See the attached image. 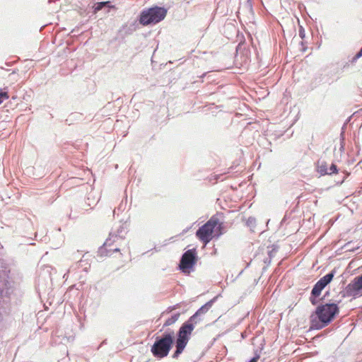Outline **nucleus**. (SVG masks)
I'll use <instances>...</instances> for the list:
<instances>
[{"instance_id": "f257e3e1", "label": "nucleus", "mask_w": 362, "mask_h": 362, "mask_svg": "<svg viewBox=\"0 0 362 362\" xmlns=\"http://www.w3.org/2000/svg\"><path fill=\"white\" fill-rule=\"evenodd\" d=\"M339 313V308L335 303H327L318 306L315 310V316H312V327L320 329L327 326Z\"/></svg>"}, {"instance_id": "f03ea898", "label": "nucleus", "mask_w": 362, "mask_h": 362, "mask_svg": "<svg viewBox=\"0 0 362 362\" xmlns=\"http://www.w3.org/2000/svg\"><path fill=\"white\" fill-rule=\"evenodd\" d=\"M222 223L213 216L196 232V237L206 246L214 238H218L222 234Z\"/></svg>"}, {"instance_id": "7ed1b4c3", "label": "nucleus", "mask_w": 362, "mask_h": 362, "mask_svg": "<svg viewBox=\"0 0 362 362\" xmlns=\"http://www.w3.org/2000/svg\"><path fill=\"white\" fill-rule=\"evenodd\" d=\"M173 341V333H165L161 338L157 337L151 349L152 354L158 358L167 356L171 349Z\"/></svg>"}, {"instance_id": "20e7f679", "label": "nucleus", "mask_w": 362, "mask_h": 362, "mask_svg": "<svg viewBox=\"0 0 362 362\" xmlns=\"http://www.w3.org/2000/svg\"><path fill=\"white\" fill-rule=\"evenodd\" d=\"M167 11L161 7L150 8L141 13L139 23L143 25L151 23H157L165 17Z\"/></svg>"}, {"instance_id": "39448f33", "label": "nucleus", "mask_w": 362, "mask_h": 362, "mask_svg": "<svg viewBox=\"0 0 362 362\" xmlns=\"http://www.w3.org/2000/svg\"><path fill=\"white\" fill-rule=\"evenodd\" d=\"M121 240L122 238L117 235H110L100 250L101 255L111 256L114 252H117L119 257H120L122 253L120 252V245L118 244V242Z\"/></svg>"}, {"instance_id": "423d86ee", "label": "nucleus", "mask_w": 362, "mask_h": 362, "mask_svg": "<svg viewBox=\"0 0 362 362\" xmlns=\"http://www.w3.org/2000/svg\"><path fill=\"white\" fill-rule=\"evenodd\" d=\"M344 296L357 298L362 296V275L355 277L345 288Z\"/></svg>"}, {"instance_id": "0eeeda50", "label": "nucleus", "mask_w": 362, "mask_h": 362, "mask_svg": "<svg viewBox=\"0 0 362 362\" xmlns=\"http://www.w3.org/2000/svg\"><path fill=\"white\" fill-rule=\"evenodd\" d=\"M196 262L195 249L188 250L182 256L180 268L183 272H189V270L194 266Z\"/></svg>"}, {"instance_id": "6e6552de", "label": "nucleus", "mask_w": 362, "mask_h": 362, "mask_svg": "<svg viewBox=\"0 0 362 362\" xmlns=\"http://www.w3.org/2000/svg\"><path fill=\"white\" fill-rule=\"evenodd\" d=\"M194 329V325L192 323H184L182 327L180 328L178 332V336L182 339H188L189 335L192 334Z\"/></svg>"}, {"instance_id": "1a4fd4ad", "label": "nucleus", "mask_w": 362, "mask_h": 362, "mask_svg": "<svg viewBox=\"0 0 362 362\" xmlns=\"http://www.w3.org/2000/svg\"><path fill=\"white\" fill-rule=\"evenodd\" d=\"M188 341H189L188 339H182V338L177 337V339L176 340V350H175V353L173 354V358L178 357V356L185 349Z\"/></svg>"}, {"instance_id": "9d476101", "label": "nucleus", "mask_w": 362, "mask_h": 362, "mask_svg": "<svg viewBox=\"0 0 362 362\" xmlns=\"http://www.w3.org/2000/svg\"><path fill=\"white\" fill-rule=\"evenodd\" d=\"M325 286H326L324 285V283L319 280L314 286L312 290V294L314 296H319Z\"/></svg>"}, {"instance_id": "9b49d317", "label": "nucleus", "mask_w": 362, "mask_h": 362, "mask_svg": "<svg viewBox=\"0 0 362 362\" xmlns=\"http://www.w3.org/2000/svg\"><path fill=\"white\" fill-rule=\"evenodd\" d=\"M334 274L332 272L329 273L321 278L320 280L324 283V285L327 286L333 279Z\"/></svg>"}, {"instance_id": "f8f14e48", "label": "nucleus", "mask_w": 362, "mask_h": 362, "mask_svg": "<svg viewBox=\"0 0 362 362\" xmlns=\"http://www.w3.org/2000/svg\"><path fill=\"white\" fill-rule=\"evenodd\" d=\"M180 314H176L171 317L168 318L164 323V326H170L174 324L179 318Z\"/></svg>"}, {"instance_id": "ddd939ff", "label": "nucleus", "mask_w": 362, "mask_h": 362, "mask_svg": "<svg viewBox=\"0 0 362 362\" xmlns=\"http://www.w3.org/2000/svg\"><path fill=\"white\" fill-rule=\"evenodd\" d=\"M109 1H103V2H98L96 3L94 6V12L97 13L98 11H100L106 4H109Z\"/></svg>"}, {"instance_id": "4468645a", "label": "nucleus", "mask_w": 362, "mask_h": 362, "mask_svg": "<svg viewBox=\"0 0 362 362\" xmlns=\"http://www.w3.org/2000/svg\"><path fill=\"white\" fill-rule=\"evenodd\" d=\"M337 173H338L337 167L334 164H332L331 165L329 170H325L324 171V174H328V175H332L333 173L337 174Z\"/></svg>"}, {"instance_id": "2eb2a0df", "label": "nucleus", "mask_w": 362, "mask_h": 362, "mask_svg": "<svg viewBox=\"0 0 362 362\" xmlns=\"http://www.w3.org/2000/svg\"><path fill=\"white\" fill-rule=\"evenodd\" d=\"M0 98L4 100L8 98V95L6 92H1L0 93Z\"/></svg>"}, {"instance_id": "dca6fc26", "label": "nucleus", "mask_w": 362, "mask_h": 362, "mask_svg": "<svg viewBox=\"0 0 362 362\" xmlns=\"http://www.w3.org/2000/svg\"><path fill=\"white\" fill-rule=\"evenodd\" d=\"M325 170H327V169L326 168V164H325H325H322V165L320 166V172H321L322 173H324V171H325Z\"/></svg>"}, {"instance_id": "f3484780", "label": "nucleus", "mask_w": 362, "mask_h": 362, "mask_svg": "<svg viewBox=\"0 0 362 362\" xmlns=\"http://www.w3.org/2000/svg\"><path fill=\"white\" fill-rule=\"evenodd\" d=\"M259 359V356L257 355L255 357H253L249 362H257Z\"/></svg>"}, {"instance_id": "a211bd4d", "label": "nucleus", "mask_w": 362, "mask_h": 362, "mask_svg": "<svg viewBox=\"0 0 362 362\" xmlns=\"http://www.w3.org/2000/svg\"><path fill=\"white\" fill-rule=\"evenodd\" d=\"M362 57V47H361V49H360V51L356 54V58H359Z\"/></svg>"}, {"instance_id": "6ab92c4d", "label": "nucleus", "mask_w": 362, "mask_h": 362, "mask_svg": "<svg viewBox=\"0 0 362 362\" xmlns=\"http://www.w3.org/2000/svg\"><path fill=\"white\" fill-rule=\"evenodd\" d=\"M204 310V307L201 308L197 313L195 315H198L199 312H202V310Z\"/></svg>"}, {"instance_id": "aec40b11", "label": "nucleus", "mask_w": 362, "mask_h": 362, "mask_svg": "<svg viewBox=\"0 0 362 362\" xmlns=\"http://www.w3.org/2000/svg\"><path fill=\"white\" fill-rule=\"evenodd\" d=\"M3 103V100L0 98V104Z\"/></svg>"}]
</instances>
